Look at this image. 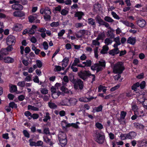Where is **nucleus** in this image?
Here are the masks:
<instances>
[{"mask_svg": "<svg viewBox=\"0 0 147 147\" xmlns=\"http://www.w3.org/2000/svg\"><path fill=\"white\" fill-rule=\"evenodd\" d=\"M43 94H45L48 93V90L47 89L43 88L40 91Z\"/></svg>", "mask_w": 147, "mask_h": 147, "instance_id": "nucleus-62", "label": "nucleus"}, {"mask_svg": "<svg viewBox=\"0 0 147 147\" xmlns=\"http://www.w3.org/2000/svg\"><path fill=\"white\" fill-rule=\"evenodd\" d=\"M84 34V30H80L75 35L77 38H82Z\"/></svg>", "mask_w": 147, "mask_h": 147, "instance_id": "nucleus-26", "label": "nucleus"}, {"mask_svg": "<svg viewBox=\"0 0 147 147\" xmlns=\"http://www.w3.org/2000/svg\"><path fill=\"white\" fill-rule=\"evenodd\" d=\"M132 109L133 111H134V114L138 115V112L137 111L138 109V107L136 105H134L132 107Z\"/></svg>", "mask_w": 147, "mask_h": 147, "instance_id": "nucleus-40", "label": "nucleus"}, {"mask_svg": "<svg viewBox=\"0 0 147 147\" xmlns=\"http://www.w3.org/2000/svg\"><path fill=\"white\" fill-rule=\"evenodd\" d=\"M78 75L80 78L85 81L92 74L89 70H81L78 73Z\"/></svg>", "mask_w": 147, "mask_h": 147, "instance_id": "nucleus-3", "label": "nucleus"}, {"mask_svg": "<svg viewBox=\"0 0 147 147\" xmlns=\"http://www.w3.org/2000/svg\"><path fill=\"white\" fill-rule=\"evenodd\" d=\"M69 100L67 99H65L62 100L59 103V106H68Z\"/></svg>", "mask_w": 147, "mask_h": 147, "instance_id": "nucleus-23", "label": "nucleus"}, {"mask_svg": "<svg viewBox=\"0 0 147 147\" xmlns=\"http://www.w3.org/2000/svg\"><path fill=\"white\" fill-rule=\"evenodd\" d=\"M23 133L25 137L28 138L30 137V134L27 130H24L23 131Z\"/></svg>", "mask_w": 147, "mask_h": 147, "instance_id": "nucleus-42", "label": "nucleus"}, {"mask_svg": "<svg viewBox=\"0 0 147 147\" xmlns=\"http://www.w3.org/2000/svg\"><path fill=\"white\" fill-rule=\"evenodd\" d=\"M105 66V63L104 62L99 61L98 63L96 64L94 67H92V70H96V73L102 70L103 69V67ZM92 67L93 66H92Z\"/></svg>", "mask_w": 147, "mask_h": 147, "instance_id": "nucleus-5", "label": "nucleus"}, {"mask_svg": "<svg viewBox=\"0 0 147 147\" xmlns=\"http://www.w3.org/2000/svg\"><path fill=\"white\" fill-rule=\"evenodd\" d=\"M49 96L47 95L42 96L41 98L43 99V100L45 101H47L49 99Z\"/></svg>", "mask_w": 147, "mask_h": 147, "instance_id": "nucleus-61", "label": "nucleus"}, {"mask_svg": "<svg viewBox=\"0 0 147 147\" xmlns=\"http://www.w3.org/2000/svg\"><path fill=\"white\" fill-rule=\"evenodd\" d=\"M105 37V33L104 31L100 32L98 34L97 38V40H103Z\"/></svg>", "mask_w": 147, "mask_h": 147, "instance_id": "nucleus-27", "label": "nucleus"}, {"mask_svg": "<svg viewBox=\"0 0 147 147\" xmlns=\"http://www.w3.org/2000/svg\"><path fill=\"white\" fill-rule=\"evenodd\" d=\"M39 117L38 114L37 113H34L31 115V118H32L34 119H36Z\"/></svg>", "mask_w": 147, "mask_h": 147, "instance_id": "nucleus-59", "label": "nucleus"}, {"mask_svg": "<svg viewBox=\"0 0 147 147\" xmlns=\"http://www.w3.org/2000/svg\"><path fill=\"white\" fill-rule=\"evenodd\" d=\"M80 62V60L78 58H75L74 62L72 63V65L76 66L78 63Z\"/></svg>", "mask_w": 147, "mask_h": 147, "instance_id": "nucleus-48", "label": "nucleus"}, {"mask_svg": "<svg viewBox=\"0 0 147 147\" xmlns=\"http://www.w3.org/2000/svg\"><path fill=\"white\" fill-rule=\"evenodd\" d=\"M3 59L4 62L6 63H12L14 61L13 58L9 57H3Z\"/></svg>", "mask_w": 147, "mask_h": 147, "instance_id": "nucleus-16", "label": "nucleus"}, {"mask_svg": "<svg viewBox=\"0 0 147 147\" xmlns=\"http://www.w3.org/2000/svg\"><path fill=\"white\" fill-rule=\"evenodd\" d=\"M58 141H59V144L62 147H65L67 144V139L60 140Z\"/></svg>", "mask_w": 147, "mask_h": 147, "instance_id": "nucleus-22", "label": "nucleus"}, {"mask_svg": "<svg viewBox=\"0 0 147 147\" xmlns=\"http://www.w3.org/2000/svg\"><path fill=\"white\" fill-rule=\"evenodd\" d=\"M59 25V22H53L50 24V26L52 27H57Z\"/></svg>", "mask_w": 147, "mask_h": 147, "instance_id": "nucleus-45", "label": "nucleus"}, {"mask_svg": "<svg viewBox=\"0 0 147 147\" xmlns=\"http://www.w3.org/2000/svg\"><path fill=\"white\" fill-rule=\"evenodd\" d=\"M82 63L84 67H90L91 65V61L90 60H87L86 62H83Z\"/></svg>", "mask_w": 147, "mask_h": 147, "instance_id": "nucleus-33", "label": "nucleus"}, {"mask_svg": "<svg viewBox=\"0 0 147 147\" xmlns=\"http://www.w3.org/2000/svg\"><path fill=\"white\" fill-rule=\"evenodd\" d=\"M57 94L56 95V96H54V95H55V94H52L51 96L54 99H55L58 98V97L61 95L62 94V93L60 91H58L57 92H56Z\"/></svg>", "mask_w": 147, "mask_h": 147, "instance_id": "nucleus-46", "label": "nucleus"}, {"mask_svg": "<svg viewBox=\"0 0 147 147\" xmlns=\"http://www.w3.org/2000/svg\"><path fill=\"white\" fill-rule=\"evenodd\" d=\"M84 15V13L82 11H77L75 14V17L78 18L79 20H81L83 16Z\"/></svg>", "mask_w": 147, "mask_h": 147, "instance_id": "nucleus-20", "label": "nucleus"}, {"mask_svg": "<svg viewBox=\"0 0 147 147\" xmlns=\"http://www.w3.org/2000/svg\"><path fill=\"white\" fill-rule=\"evenodd\" d=\"M68 99L69 100V106H74L77 104V100L76 99L74 98H71Z\"/></svg>", "mask_w": 147, "mask_h": 147, "instance_id": "nucleus-18", "label": "nucleus"}, {"mask_svg": "<svg viewBox=\"0 0 147 147\" xmlns=\"http://www.w3.org/2000/svg\"><path fill=\"white\" fill-rule=\"evenodd\" d=\"M111 14L113 17L115 19L117 20H119L120 19L119 17L114 12L112 11L111 12Z\"/></svg>", "mask_w": 147, "mask_h": 147, "instance_id": "nucleus-53", "label": "nucleus"}, {"mask_svg": "<svg viewBox=\"0 0 147 147\" xmlns=\"http://www.w3.org/2000/svg\"><path fill=\"white\" fill-rule=\"evenodd\" d=\"M140 86V84L139 82H137L136 84H134L131 87L132 90H134L135 91L136 90L137 88L139 87Z\"/></svg>", "mask_w": 147, "mask_h": 147, "instance_id": "nucleus-41", "label": "nucleus"}, {"mask_svg": "<svg viewBox=\"0 0 147 147\" xmlns=\"http://www.w3.org/2000/svg\"><path fill=\"white\" fill-rule=\"evenodd\" d=\"M25 83L24 81L19 82L17 84V85L21 87H24L25 86Z\"/></svg>", "mask_w": 147, "mask_h": 147, "instance_id": "nucleus-56", "label": "nucleus"}, {"mask_svg": "<svg viewBox=\"0 0 147 147\" xmlns=\"http://www.w3.org/2000/svg\"><path fill=\"white\" fill-rule=\"evenodd\" d=\"M136 23L137 25L142 28L145 27L146 25V21L142 18L138 19L136 21Z\"/></svg>", "mask_w": 147, "mask_h": 147, "instance_id": "nucleus-8", "label": "nucleus"}, {"mask_svg": "<svg viewBox=\"0 0 147 147\" xmlns=\"http://www.w3.org/2000/svg\"><path fill=\"white\" fill-rule=\"evenodd\" d=\"M0 52L1 55L3 56L7 55L9 54L8 51H7L5 48H2Z\"/></svg>", "mask_w": 147, "mask_h": 147, "instance_id": "nucleus-30", "label": "nucleus"}, {"mask_svg": "<svg viewBox=\"0 0 147 147\" xmlns=\"http://www.w3.org/2000/svg\"><path fill=\"white\" fill-rule=\"evenodd\" d=\"M137 135L136 133L134 131H131L126 134V137L128 139H134Z\"/></svg>", "mask_w": 147, "mask_h": 147, "instance_id": "nucleus-11", "label": "nucleus"}, {"mask_svg": "<svg viewBox=\"0 0 147 147\" xmlns=\"http://www.w3.org/2000/svg\"><path fill=\"white\" fill-rule=\"evenodd\" d=\"M113 69L114 73L121 74L125 69L123 63L121 62H117L114 65Z\"/></svg>", "mask_w": 147, "mask_h": 147, "instance_id": "nucleus-1", "label": "nucleus"}, {"mask_svg": "<svg viewBox=\"0 0 147 147\" xmlns=\"http://www.w3.org/2000/svg\"><path fill=\"white\" fill-rule=\"evenodd\" d=\"M9 107L12 109L15 108L16 109L17 108V105L14 102H11L9 104Z\"/></svg>", "mask_w": 147, "mask_h": 147, "instance_id": "nucleus-36", "label": "nucleus"}, {"mask_svg": "<svg viewBox=\"0 0 147 147\" xmlns=\"http://www.w3.org/2000/svg\"><path fill=\"white\" fill-rule=\"evenodd\" d=\"M17 90V87L15 85H11V86L10 87L9 91L11 93L16 92Z\"/></svg>", "mask_w": 147, "mask_h": 147, "instance_id": "nucleus-29", "label": "nucleus"}, {"mask_svg": "<svg viewBox=\"0 0 147 147\" xmlns=\"http://www.w3.org/2000/svg\"><path fill=\"white\" fill-rule=\"evenodd\" d=\"M67 139V136L65 133L64 132L61 131L59 132L58 135V140Z\"/></svg>", "mask_w": 147, "mask_h": 147, "instance_id": "nucleus-15", "label": "nucleus"}, {"mask_svg": "<svg viewBox=\"0 0 147 147\" xmlns=\"http://www.w3.org/2000/svg\"><path fill=\"white\" fill-rule=\"evenodd\" d=\"M39 15V13H35L33 14L32 15L30 16L28 19L29 22L31 23H32L34 20L38 18V17Z\"/></svg>", "mask_w": 147, "mask_h": 147, "instance_id": "nucleus-13", "label": "nucleus"}, {"mask_svg": "<svg viewBox=\"0 0 147 147\" xmlns=\"http://www.w3.org/2000/svg\"><path fill=\"white\" fill-rule=\"evenodd\" d=\"M65 32V31L63 29L61 30L58 34V35L59 37H61L63 36Z\"/></svg>", "mask_w": 147, "mask_h": 147, "instance_id": "nucleus-60", "label": "nucleus"}, {"mask_svg": "<svg viewBox=\"0 0 147 147\" xmlns=\"http://www.w3.org/2000/svg\"><path fill=\"white\" fill-rule=\"evenodd\" d=\"M15 38L12 35L8 36L7 38L6 43L7 45L11 44V45H14L15 43Z\"/></svg>", "mask_w": 147, "mask_h": 147, "instance_id": "nucleus-7", "label": "nucleus"}, {"mask_svg": "<svg viewBox=\"0 0 147 147\" xmlns=\"http://www.w3.org/2000/svg\"><path fill=\"white\" fill-rule=\"evenodd\" d=\"M112 42V40L108 38H107L105 40V42L107 45L111 44Z\"/></svg>", "mask_w": 147, "mask_h": 147, "instance_id": "nucleus-44", "label": "nucleus"}, {"mask_svg": "<svg viewBox=\"0 0 147 147\" xmlns=\"http://www.w3.org/2000/svg\"><path fill=\"white\" fill-rule=\"evenodd\" d=\"M43 131L44 133L46 134H50L49 129L48 127L45 128L44 129Z\"/></svg>", "mask_w": 147, "mask_h": 147, "instance_id": "nucleus-64", "label": "nucleus"}, {"mask_svg": "<svg viewBox=\"0 0 147 147\" xmlns=\"http://www.w3.org/2000/svg\"><path fill=\"white\" fill-rule=\"evenodd\" d=\"M102 105H100L97 107L94 108L93 110L94 112H98L101 111L102 110Z\"/></svg>", "mask_w": 147, "mask_h": 147, "instance_id": "nucleus-35", "label": "nucleus"}, {"mask_svg": "<svg viewBox=\"0 0 147 147\" xmlns=\"http://www.w3.org/2000/svg\"><path fill=\"white\" fill-rule=\"evenodd\" d=\"M23 6L19 3H15L12 5V8L13 9L20 10L22 9Z\"/></svg>", "mask_w": 147, "mask_h": 147, "instance_id": "nucleus-14", "label": "nucleus"}, {"mask_svg": "<svg viewBox=\"0 0 147 147\" xmlns=\"http://www.w3.org/2000/svg\"><path fill=\"white\" fill-rule=\"evenodd\" d=\"M94 140L99 144H102L104 142L105 136L104 135L100 134L96 131L94 132L93 134Z\"/></svg>", "mask_w": 147, "mask_h": 147, "instance_id": "nucleus-2", "label": "nucleus"}, {"mask_svg": "<svg viewBox=\"0 0 147 147\" xmlns=\"http://www.w3.org/2000/svg\"><path fill=\"white\" fill-rule=\"evenodd\" d=\"M28 110L31 109L34 111H38L39 110L38 108L30 105H29L28 106Z\"/></svg>", "mask_w": 147, "mask_h": 147, "instance_id": "nucleus-37", "label": "nucleus"}, {"mask_svg": "<svg viewBox=\"0 0 147 147\" xmlns=\"http://www.w3.org/2000/svg\"><path fill=\"white\" fill-rule=\"evenodd\" d=\"M119 52V51L118 48H115L109 51V54L112 56H114L115 55L117 54Z\"/></svg>", "mask_w": 147, "mask_h": 147, "instance_id": "nucleus-17", "label": "nucleus"}, {"mask_svg": "<svg viewBox=\"0 0 147 147\" xmlns=\"http://www.w3.org/2000/svg\"><path fill=\"white\" fill-rule=\"evenodd\" d=\"M44 117L45 118L43 119L44 122H47L48 120H50L51 119V117L49 116V113L48 112L46 113V115L44 116Z\"/></svg>", "mask_w": 147, "mask_h": 147, "instance_id": "nucleus-32", "label": "nucleus"}, {"mask_svg": "<svg viewBox=\"0 0 147 147\" xmlns=\"http://www.w3.org/2000/svg\"><path fill=\"white\" fill-rule=\"evenodd\" d=\"M43 138L44 141L46 143L49 144L50 146H52L53 144V142L48 137H43Z\"/></svg>", "mask_w": 147, "mask_h": 147, "instance_id": "nucleus-25", "label": "nucleus"}, {"mask_svg": "<svg viewBox=\"0 0 147 147\" xmlns=\"http://www.w3.org/2000/svg\"><path fill=\"white\" fill-rule=\"evenodd\" d=\"M126 113L125 111H122L121 113V118L124 119L126 116Z\"/></svg>", "mask_w": 147, "mask_h": 147, "instance_id": "nucleus-63", "label": "nucleus"}, {"mask_svg": "<svg viewBox=\"0 0 147 147\" xmlns=\"http://www.w3.org/2000/svg\"><path fill=\"white\" fill-rule=\"evenodd\" d=\"M109 50V47L107 45H105L103 47L102 50L100 51L102 54H106L107 53V51Z\"/></svg>", "mask_w": 147, "mask_h": 147, "instance_id": "nucleus-31", "label": "nucleus"}, {"mask_svg": "<svg viewBox=\"0 0 147 147\" xmlns=\"http://www.w3.org/2000/svg\"><path fill=\"white\" fill-rule=\"evenodd\" d=\"M120 22L127 26L130 27L133 29L136 28L135 25L132 23L126 20H121Z\"/></svg>", "mask_w": 147, "mask_h": 147, "instance_id": "nucleus-9", "label": "nucleus"}, {"mask_svg": "<svg viewBox=\"0 0 147 147\" xmlns=\"http://www.w3.org/2000/svg\"><path fill=\"white\" fill-rule=\"evenodd\" d=\"M63 86H62L60 90L63 92H64L65 93L68 94L69 92V90L67 88L65 87V86L66 84V83H64L63 82Z\"/></svg>", "mask_w": 147, "mask_h": 147, "instance_id": "nucleus-21", "label": "nucleus"}, {"mask_svg": "<svg viewBox=\"0 0 147 147\" xmlns=\"http://www.w3.org/2000/svg\"><path fill=\"white\" fill-rule=\"evenodd\" d=\"M22 28L23 26L22 24L17 23L14 25L13 29L16 32L20 31Z\"/></svg>", "mask_w": 147, "mask_h": 147, "instance_id": "nucleus-12", "label": "nucleus"}, {"mask_svg": "<svg viewBox=\"0 0 147 147\" xmlns=\"http://www.w3.org/2000/svg\"><path fill=\"white\" fill-rule=\"evenodd\" d=\"M69 80L73 84L75 82L76 80L74 79V76L73 75L71 74L69 75Z\"/></svg>", "mask_w": 147, "mask_h": 147, "instance_id": "nucleus-57", "label": "nucleus"}, {"mask_svg": "<svg viewBox=\"0 0 147 147\" xmlns=\"http://www.w3.org/2000/svg\"><path fill=\"white\" fill-rule=\"evenodd\" d=\"M48 105L49 107L51 109H55L57 107V105L53 102H49Z\"/></svg>", "mask_w": 147, "mask_h": 147, "instance_id": "nucleus-34", "label": "nucleus"}, {"mask_svg": "<svg viewBox=\"0 0 147 147\" xmlns=\"http://www.w3.org/2000/svg\"><path fill=\"white\" fill-rule=\"evenodd\" d=\"M18 1L19 2V3H20L23 5H26L28 3L27 0H18Z\"/></svg>", "mask_w": 147, "mask_h": 147, "instance_id": "nucleus-54", "label": "nucleus"}, {"mask_svg": "<svg viewBox=\"0 0 147 147\" xmlns=\"http://www.w3.org/2000/svg\"><path fill=\"white\" fill-rule=\"evenodd\" d=\"M68 11L65 9H63L61 11V13L63 16H66L68 13Z\"/></svg>", "mask_w": 147, "mask_h": 147, "instance_id": "nucleus-55", "label": "nucleus"}, {"mask_svg": "<svg viewBox=\"0 0 147 147\" xmlns=\"http://www.w3.org/2000/svg\"><path fill=\"white\" fill-rule=\"evenodd\" d=\"M92 100V97L90 98H87L86 97H83L79 98V100L81 102H87Z\"/></svg>", "mask_w": 147, "mask_h": 147, "instance_id": "nucleus-19", "label": "nucleus"}, {"mask_svg": "<svg viewBox=\"0 0 147 147\" xmlns=\"http://www.w3.org/2000/svg\"><path fill=\"white\" fill-rule=\"evenodd\" d=\"M98 40H97L96 38V40L92 41V47H95L94 49V56L96 58H97L98 57L97 53L98 49L100 45V42L98 41Z\"/></svg>", "mask_w": 147, "mask_h": 147, "instance_id": "nucleus-6", "label": "nucleus"}, {"mask_svg": "<svg viewBox=\"0 0 147 147\" xmlns=\"http://www.w3.org/2000/svg\"><path fill=\"white\" fill-rule=\"evenodd\" d=\"M104 20L105 21L109 22L112 23L114 20L110 17L108 16H106L104 18Z\"/></svg>", "mask_w": 147, "mask_h": 147, "instance_id": "nucleus-38", "label": "nucleus"}, {"mask_svg": "<svg viewBox=\"0 0 147 147\" xmlns=\"http://www.w3.org/2000/svg\"><path fill=\"white\" fill-rule=\"evenodd\" d=\"M114 40L115 43H117L118 45H121V43L120 41V38L119 36H117L114 39Z\"/></svg>", "mask_w": 147, "mask_h": 147, "instance_id": "nucleus-50", "label": "nucleus"}, {"mask_svg": "<svg viewBox=\"0 0 147 147\" xmlns=\"http://www.w3.org/2000/svg\"><path fill=\"white\" fill-rule=\"evenodd\" d=\"M134 126L138 129H144V125L142 124L137 123H134Z\"/></svg>", "mask_w": 147, "mask_h": 147, "instance_id": "nucleus-24", "label": "nucleus"}, {"mask_svg": "<svg viewBox=\"0 0 147 147\" xmlns=\"http://www.w3.org/2000/svg\"><path fill=\"white\" fill-rule=\"evenodd\" d=\"M73 84L74 88L76 90H77L79 88L80 90H82L84 88L83 82L80 79H77Z\"/></svg>", "mask_w": 147, "mask_h": 147, "instance_id": "nucleus-4", "label": "nucleus"}, {"mask_svg": "<svg viewBox=\"0 0 147 147\" xmlns=\"http://www.w3.org/2000/svg\"><path fill=\"white\" fill-rule=\"evenodd\" d=\"M43 46L44 49L45 50H47L48 49L49 46L48 43L46 41H44L43 43Z\"/></svg>", "mask_w": 147, "mask_h": 147, "instance_id": "nucleus-58", "label": "nucleus"}, {"mask_svg": "<svg viewBox=\"0 0 147 147\" xmlns=\"http://www.w3.org/2000/svg\"><path fill=\"white\" fill-rule=\"evenodd\" d=\"M13 15L15 17H22L25 16L24 12L21 11H16L13 13Z\"/></svg>", "mask_w": 147, "mask_h": 147, "instance_id": "nucleus-10", "label": "nucleus"}, {"mask_svg": "<svg viewBox=\"0 0 147 147\" xmlns=\"http://www.w3.org/2000/svg\"><path fill=\"white\" fill-rule=\"evenodd\" d=\"M127 42L132 45H134L136 42V39L134 38L130 37L127 40Z\"/></svg>", "mask_w": 147, "mask_h": 147, "instance_id": "nucleus-28", "label": "nucleus"}, {"mask_svg": "<svg viewBox=\"0 0 147 147\" xmlns=\"http://www.w3.org/2000/svg\"><path fill=\"white\" fill-rule=\"evenodd\" d=\"M98 92H100L101 90H102L103 92L104 93H105L107 89H106V87L105 86L100 85L98 87Z\"/></svg>", "mask_w": 147, "mask_h": 147, "instance_id": "nucleus-39", "label": "nucleus"}, {"mask_svg": "<svg viewBox=\"0 0 147 147\" xmlns=\"http://www.w3.org/2000/svg\"><path fill=\"white\" fill-rule=\"evenodd\" d=\"M107 36H108L110 37L111 38H113L114 37L115 34L111 32V31H108L107 32Z\"/></svg>", "mask_w": 147, "mask_h": 147, "instance_id": "nucleus-49", "label": "nucleus"}, {"mask_svg": "<svg viewBox=\"0 0 147 147\" xmlns=\"http://www.w3.org/2000/svg\"><path fill=\"white\" fill-rule=\"evenodd\" d=\"M140 144L142 147H147V141L143 140L140 141Z\"/></svg>", "mask_w": 147, "mask_h": 147, "instance_id": "nucleus-47", "label": "nucleus"}, {"mask_svg": "<svg viewBox=\"0 0 147 147\" xmlns=\"http://www.w3.org/2000/svg\"><path fill=\"white\" fill-rule=\"evenodd\" d=\"M44 18L46 21H47L50 20L51 19V16L49 14L45 15L44 16Z\"/></svg>", "mask_w": 147, "mask_h": 147, "instance_id": "nucleus-52", "label": "nucleus"}, {"mask_svg": "<svg viewBox=\"0 0 147 147\" xmlns=\"http://www.w3.org/2000/svg\"><path fill=\"white\" fill-rule=\"evenodd\" d=\"M95 126L97 128L99 129H101L103 128V125L101 123L99 122H97L95 124Z\"/></svg>", "mask_w": 147, "mask_h": 147, "instance_id": "nucleus-43", "label": "nucleus"}, {"mask_svg": "<svg viewBox=\"0 0 147 147\" xmlns=\"http://www.w3.org/2000/svg\"><path fill=\"white\" fill-rule=\"evenodd\" d=\"M37 66L38 68H41L42 66V64L41 61L40 60H37L36 61Z\"/></svg>", "mask_w": 147, "mask_h": 147, "instance_id": "nucleus-51", "label": "nucleus"}]
</instances>
